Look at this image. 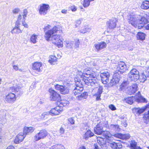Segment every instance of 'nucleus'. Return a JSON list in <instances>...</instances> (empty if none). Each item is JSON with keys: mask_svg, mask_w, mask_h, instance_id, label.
Masks as SVG:
<instances>
[{"mask_svg": "<svg viewBox=\"0 0 149 149\" xmlns=\"http://www.w3.org/2000/svg\"><path fill=\"white\" fill-rule=\"evenodd\" d=\"M50 26V25H48L44 28V31L45 32V39L48 41L51 38L53 42L58 46V47H62L63 42L61 40L60 36L55 34L58 31L60 32L59 29L57 26H54L51 29L48 30Z\"/></svg>", "mask_w": 149, "mask_h": 149, "instance_id": "1", "label": "nucleus"}, {"mask_svg": "<svg viewBox=\"0 0 149 149\" xmlns=\"http://www.w3.org/2000/svg\"><path fill=\"white\" fill-rule=\"evenodd\" d=\"M79 75H77V78H81L85 84L88 86H91L94 88H97L99 85V80L96 77L95 73H92L90 70H87L84 73L79 72Z\"/></svg>", "mask_w": 149, "mask_h": 149, "instance_id": "2", "label": "nucleus"}, {"mask_svg": "<svg viewBox=\"0 0 149 149\" xmlns=\"http://www.w3.org/2000/svg\"><path fill=\"white\" fill-rule=\"evenodd\" d=\"M127 19L129 23L131 24L135 27H138L139 29H141L143 27L144 24L148 22L145 18L137 16L131 12L127 15Z\"/></svg>", "mask_w": 149, "mask_h": 149, "instance_id": "3", "label": "nucleus"}, {"mask_svg": "<svg viewBox=\"0 0 149 149\" xmlns=\"http://www.w3.org/2000/svg\"><path fill=\"white\" fill-rule=\"evenodd\" d=\"M10 90L14 93H10L7 95L5 98V100L7 102L12 104L16 100V96L19 97L23 93L21 88L18 85L13 86L10 88Z\"/></svg>", "mask_w": 149, "mask_h": 149, "instance_id": "4", "label": "nucleus"}, {"mask_svg": "<svg viewBox=\"0 0 149 149\" xmlns=\"http://www.w3.org/2000/svg\"><path fill=\"white\" fill-rule=\"evenodd\" d=\"M74 80L75 85L74 86L72 93L76 96L81 93L83 91V87L81 80L79 77L75 78Z\"/></svg>", "mask_w": 149, "mask_h": 149, "instance_id": "5", "label": "nucleus"}, {"mask_svg": "<svg viewBox=\"0 0 149 149\" xmlns=\"http://www.w3.org/2000/svg\"><path fill=\"white\" fill-rule=\"evenodd\" d=\"M61 110L59 109V107H56L52 109L49 112H44L40 116V119L45 120L48 118L49 115L52 116L58 115L59 114Z\"/></svg>", "mask_w": 149, "mask_h": 149, "instance_id": "6", "label": "nucleus"}, {"mask_svg": "<svg viewBox=\"0 0 149 149\" xmlns=\"http://www.w3.org/2000/svg\"><path fill=\"white\" fill-rule=\"evenodd\" d=\"M55 88L62 94H68L69 92L70 87L68 84H64L62 85L57 84L55 86Z\"/></svg>", "mask_w": 149, "mask_h": 149, "instance_id": "7", "label": "nucleus"}, {"mask_svg": "<svg viewBox=\"0 0 149 149\" xmlns=\"http://www.w3.org/2000/svg\"><path fill=\"white\" fill-rule=\"evenodd\" d=\"M106 144H107V147L109 146L113 149H120L122 147L121 143L115 142L112 138H109L107 140Z\"/></svg>", "mask_w": 149, "mask_h": 149, "instance_id": "8", "label": "nucleus"}, {"mask_svg": "<svg viewBox=\"0 0 149 149\" xmlns=\"http://www.w3.org/2000/svg\"><path fill=\"white\" fill-rule=\"evenodd\" d=\"M39 6V13L40 15L42 16H45L47 14L50 8L49 4L45 3L41 4Z\"/></svg>", "mask_w": 149, "mask_h": 149, "instance_id": "9", "label": "nucleus"}, {"mask_svg": "<svg viewBox=\"0 0 149 149\" xmlns=\"http://www.w3.org/2000/svg\"><path fill=\"white\" fill-rule=\"evenodd\" d=\"M126 66L125 63L123 61H121L118 63L116 71L120 74H123L126 70Z\"/></svg>", "mask_w": 149, "mask_h": 149, "instance_id": "10", "label": "nucleus"}, {"mask_svg": "<svg viewBox=\"0 0 149 149\" xmlns=\"http://www.w3.org/2000/svg\"><path fill=\"white\" fill-rule=\"evenodd\" d=\"M47 135V132L45 130H41L34 136V140L35 141H37L44 138Z\"/></svg>", "mask_w": 149, "mask_h": 149, "instance_id": "11", "label": "nucleus"}, {"mask_svg": "<svg viewBox=\"0 0 149 149\" xmlns=\"http://www.w3.org/2000/svg\"><path fill=\"white\" fill-rule=\"evenodd\" d=\"M50 93V98L52 100L58 101L60 99L61 97L59 94L52 89L49 90Z\"/></svg>", "mask_w": 149, "mask_h": 149, "instance_id": "12", "label": "nucleus"}, {"mask_svg": "<svg viewBox=\"0 0 149 149\" xmlns=\"http://www.w3.org/2000/svg\"><path fill=\"white\" fill-rule=\"evenodd\" d=\"M120 74H121L120 73L116 71V73L114 74L113 78L111 79L110 82L111 85L113 86L119 82L121 78Z\"/></svg>", "mask_w": 149, "mask_h": 149, "instance_id": "13", "label": "nucleus"}, {"mask_svg": "<svg viewBox=\"0 0 149 149\" xmlns=\"http://www.w3.org/2000/svg\"><path fill=\"white\" fill-rule=\"evenodd\" d=\"M103 124L101 123H100L96 125V127L94 128V131L95 134L98 135L102 134L104 132L103 127Z\"/></svg>", "mask_w": 149, "mask_h": 149, "instance_id": "14", "label": "nucleus"}, {"mask_svg": "<svg viewBox=\"0 0 149 149\" xmlns=\"http://www.w3.org/2000/svg\"><path fill=\"white\" fill-rule=\"evenodd\" d=\"M100 77L102 83L104 84H107L109 81V73L107 72H104L100 74Z\"/></svg>", "mask_w": 149, "mask_h": 149, "instance_id": "15", "label": "nucleus"}, {"mask_svg": "<svg viewBox=\"0 0 149 149\" xmlns=\"http://www.w3.org/2000/svg\"><path fill=\"white\" fill-rule=\"evenodd\" d=\"M106 43L104 42H101L94 44V46L97 52H99L106 47Z\"/></svg>", "mask_w": 149, "mask_h": 149, "instance_id": "16", "label": "nucleus"}, {"mask_svg": "<svg viewBox=\"0 0 149 149\" xmlns=\"http://www.w3.org/2000/svg\"><path fill=\"white\" fill-rule=\"evenodd\" d=\"M57 104L58 105V106L57 107H59V109L61 110L60 111L61 112L62 111V109L60 108V107H66L69 104V102L66 100H61L60 101H58Z\"/></svg>", "mask_w": 149, "mask_h": 149, "instance_id": "17", "label": "nucleus"}, {"mask_svg": "<svg viewBox=\"0 0 149 149\" xmlns=\"http://www.w3.org/2000/svg\"><path fill=\"white\" fill-rule=\"evenodd\" d=\"M103 87L102 86H100L99 87V88L97 92L94 95V96L96 97V100L97 101L100 100L101 99L100 97L101 94L103 92Z\"/></svg>", "mask_w": 149, "mask_h": 149, "instance_id": "18", "label": "nucleus"}, {"mask_svg": "<svg viewBox=\"0 0 149 149\" xmlns=\"http://www.w3.org/2000/svg\"><path fill=\"white\" fill-rule=\"evenodd\" d=\"M42 64L40 63H35L33 65V69L37 72H40L42 71Z\"/></svg>", "mask_w": 149, "mask_h": 149, "instance_id": "19", "label": "nucleus"}, {"mask_svg": "<svg viewBox=\"0 0 149 149\" xmlns=\"http://www.w3.org/2000/svg\"><path fill=\"white\" fill-rule=\"evenodd\" d=\"M117 20L116 19H113L107 22V24L109 25V27L110 29L115 28L116 26Z\"/></svg>", "mask_w": 149, "mask_h": 149, "instance_id": "20", "label": "nucleus"}, {"mask_svg": "<svg viewBox=\"0 0 149 149\" xmlns=\"http://www.w3.org/2000/svg\"><path fill=\"white\" fill-rule=\"evenodd\" d=\"M114 136L117 138L122 139H128L130 136L129 134H122L121 133L116 134Z\"/></svg>", "mask_w": 149, "mask_h": 149, "instance_id": "21", "label": "nucleus"}, {"mask_svg": "<svg viewBox=\"0 0 149 149\" xmlns=\"http://www.w3.org/2000/svg\"><path fill=\"white\" fill-rule=\"evenodd\" d=\"M97 141L98 144L102 147H107V144H106L107 140L104 141L103 138L98 137L97 138Z\"/></svg>", "mask_w": 149, "mask_h": 149, "instance_id": "22", "label": "nucleus"}, {"mask_svg": "<svg viewBox=\"0 0 149 149\" xmlns=\"http://www.w3.org/2000/svg\"><path fill=\"white\" fill-rule=\"evenodd\" d=\"M145 109L143 107L141 108H134L132 109V112L134 113L139 115L145 111Z\"/></svg>", "mask_w": 149, "mask_h": 149, "instance_id": "23", "label": "nucleus"}, {"mask_svg": "<svg viewBox=\"0 0 149 149\" xmlns=\"http://www.w3.org/2000/svg\"><path fill=\"white\" fill-rule=\"evenodd\" d=\"M139 78V73L136 74L134 75H132L131 76H128L127 79L130 81H134L135 82Z\"/></svg>", "mask_w": 149, "mask_h": 149, "instance_id": "24", "label": "nucleus"}, {"mask_svg": "<svg viewBox=\"0 0 149 149\" xmlns=\"http://www.w3.org/2000/svg\"><path fill=\"white\" fill-rule=\"evenodd\" d=\"M94 135L93 133L89 130H88L84 136V138L86 140H87L89 137L93 136Z\"/></svg>", "mask_w": 149, "mask_h": 149, "instance_id": "25", "label": "nucleus"}, {"mask_svg": "<svg viewBox=\"0 0 149 149\" xmlns=\"http://www.w3.org/2000/svg\"><path fill=\"white\" fill-rule=\"evenodd\" d=\"M75 96L78 100H80L82 99H86L88 96V94L86 92H84Z\"/></svg>", "mask_w": 149, "mask_h": 149, "instance_id": "26", "label": "nucleus"}, {"mask_svg": "<svg viewBox=\"0 0 149 149\" xmlns=\"http://www.w3.org/2000/svg\"><path fill=\"white\" fill-rule=\"evenodd\" d=\"M34 130V128L32 127H25L24 128L23 133L26 135L29 133L32 132Z\"/></svg>", "mask_w": 149, "mask_h": 149, "instance_id": "27", "label": "nucleus"}, {"mask_svg": "<svg viewBox=\"0 0 149 149\" xmlns=\"http://www.w3.org/2000/svg\"><path fill=\"white\" fill-rule=\"evenodd\" d=\"M129 81H123L120 86V90L123 91L127 87Z\"/></svg>", "mask_w": 149, "mask_h": 149, "instance_id": "28", "label": "nucleus"}, {"mask_svg": "<svg viewBox=\"0 0 149 149\" xmlns=\"http://www.w3.org/2000/svg\"><path fill=\"white\" fill-rule=\"evenodd\" d=\"M11 33L12 34H18L21 33V30L19 28V25H17L15 24V26L12 30Z\"/></svg>", "mask_w": 149, "mask_h": 149, "instance_id": "29", "label": "nucleus"}, {"mask_svg": "<svg viewBox=\"0 0 149 149\" xmlns=\"http://www.w3.org/2000/svg\"><path fill=\"white\" fill-rule=\"evenodd\" d=\"M109 129L115 132L118 131L119 130V126L117 125H111L109 126Z\"/></svg>", "mask_w": 149, "mask_h": 149, "instance_id": "30", "label": "nucleus"}, {"mask_svg": "<svg viewBox=\"0 0 149 149\" xmlns=\"http://www.w3.org/2000/svg\"><path fill=\"white\" fill-rule=\"evenodd\" d=\"M145 34L143 33L139 32L138 33L136 37L138 40H143L145 39Z\"/></svg>", "mask_w": 149, "mask_h": 149, "instance_id": "31", "label": "nucleus"}, {"mask_svg": "<svg viewBox=\"0 0 149 149\" xmlns=\"http://www.w3.org/2000/svg\"><path fill=\"white\" fill-rule=\"evenodd\" d=\"M142 9H147L149 8V1H144L141 6Z\"/></svg>", "mask_w": 149, "mask_h": 149, "instance_id": "32", "label": "nucleus"}, {"mask_svg": "<svg viewBox=\"0 0 149 149\" xmlns=\"http://www.w3.org/2000/svg\"><path fill=\"white\" fill-rule=\"evenodd\" d=\"M91 28L88 27H84L82 28L81 29L79 30L78 32H79L80 33H85L87 32L90 31Z\"/></svg>", "mask_w": 149, "mask_h": 149, "instance_id": "33", "label": "nucleus"}, {"mask_svg": "<svg viewBox=\"0 0 149 149\" xmlns=\"http://www.w3.org/2000/svg\"><path fill=\"white\" fill-rule=\"evenodd\" d=\"M25 19H26L24 18L21 15H19L17 20L16 22V25H19L21 24V22L22 23V22H25Z\"/></svg>", "mask_w": 149, "mask_h": 149, "instance_id": "34", "label": "nucleus"}, {"mask_svg": "<svg viewBox=\"0 0 149 149\" xmlns=\"http://www.w3.org/2000/svg\"><path fill=\"white\" fill-rule=\"evenodd\" d=\"M137 88V85L135 83L132 85L130 87L131 93L133 94L135 93L138 90Z\"/></svg>", "mask_w": 149, "mask_h": 149, "instance_id": "35", "label": "nucleus"}, {"mask_svg": "<svg viewBox=\"0 0 149 149\" xmlns=\"http://www.w3.org/2000/svg\"><path fill=\"white\" fill-rule=\"evenodd\" d=\"M147 78H148L147 74L146 73L144 74V73H142L140 77H139V79L141 82H144L146 80Z\"/></svg>", "mask_w": 149, "mask_h": 149, "instance_id": "36", "label": "nucleus"}, {"mask_svg": "<svg viewBox=\"0 0 149 149\" xmlns=\"http://www.w3.org/2000/svg\"><path fill=\"white\" fill-rule=\"evenodd\" d=\"M57 61V58L56 57L54 56H50V58L49 60V62L51 64L54 65Z\"/></svg>", "mask_w": 149, "mask_h": 149, "instance_id": "37", "label": "nucleus"}, {"mask_svg": "<svg viewBox=\"0 0 149 149\" xmlns=\"http://www.w3.org/2000/svg\"><path fill=\"white\" fill-rule=\"evenodd\" d=\"M95 0H84L83 6L84 8H87L90 5V2L94 1Z\"/></svg>", "mask_w": 149, "mask_h": 149, "instance_id": "38", "label": "nucleus"}, {"mask_svg": "<svg viewBox=\"0 0 149 149\" xmlns=\"http://www.w3.org/2000/svg\"><path fill=\"white\" fill-rule=\"evenodd\" d=\"M135 99V98L133 97H130L127 98H125V100L126 102L130 104H132L133 102V100Z\"/></svg>", "mask_w": 149, "mask_h": 149, "instance_id": "39", "label": "nucleus"}, {"mask_svg": "<svg viewBox=\"0 0 149 149\" xmlns=\"http://www.w3.org/2000/svg\"><path fill=\"white\" fill-rule=\"evenodd\" d=\"M139 73V72L136 69L133 68L131 70L128 74V76H131L135 75L136 74Z\"/></svg>", "mask_w": 149, "mask_h": 149, "instance_id": "40", "label": "nucleus"}, {"mask_svg": "<svg viewBox=\"0 0 149 149\" xmlns=\"http://www.w3.org/2000/svg\"><path fill=\"white\" fill-rule=\"evenodd\" d=\"M51 149H64V147L62 145L56 144L52 146Z\"/></svg>", "mask_w": 149, "mask_h": 149, "instance_id": "41", "label": "nucleus"}, {"mask_svg": "<svg viewBox=\"0 0 149 149\" xmlns=\"http://www.w3.org/2000/svg\"><path fill=\"white\" fill-rule=\"evenodd\" d=\"M137 143L134 140H131L130 142V147L131 148L134 149L137 147Z\"/></svg>", "mask_w": 149, "mask_h": 149, "instance_id": "42", "label": "nucleus"}, {"mask_svg": "<svg viewBox=\"0 0 149 149\" xmlns=\"http://www.w3.org/2000/svg\"><path fill=\"white\" fill-rule=\"evenodd\" d=\"M37 35L34 34L32 35L30 38L31 42L34 44L36 43L37 42Z\"/></svg>", "mask_w": 149, "mask_h": 149, "instance_id": "43", "label": "nucleus"}, {"mask_svg": "<svg viewBox=\"0 0 149 149\" xmlns=\"http://www.w3.org/2000/svg\"><path fill=\"white\" fill-rule=\"evenodd\" d=\"M106 138V140L108 139L109 138H111L110 136L111 134L108 131H104L103 132L102 134Z\"/></svg>", "mask_w": 149, "mask_h": 149, "instance_id": "44", "label": "nucleus"}, {"mask_svg": "<svg viewBox=\"0 0 149 149\" xmlns=\"http://www.w3.org/2000/svg\"><path fill=\"white\" fill-rule=\"evenodd\" d=\"M136 101L138 102H147V100L144 97L141 96L140 98H137Z\"/></svg>", "mask_w": 149, "mask_h": 149, "instance_id": "45", "label": "nucleus"}, {"mask_svg": "<svg viewBox=\"0 0 149 149\" xmlns=\"http://www.w3.org/2000/svg\"><path fill=\"white\" fill-rule=\"evenodd\" d=\"M17 136L20 139V141H22L24 138L25 137V134L23 133H21L17 135Z\"/></svg>", "mask_w": 149, "mask_h": 149, "instance_id": "46", "label": "nucleus"}, {"mask_svg": "<svg viewBox=\"0 0 149 149\" xmlns=\"http://www.w3.org/2000/svg\"><path fill=\"white\" fill-rule=\"evenodd\" d=\"M143 118L144 119L146 120L147 122H149V111H148V113H145L144 114Z\"/></svg>", "mask_w": 149, "mask_h": 149, "instance_id": "47", "label": "nucleus"}, {"mask_svg": "<svg viewBox=\"0 0 149 149\" xmlns=\"http://www.w3.org/2000/svg\"><path fill=\"white\" fill-rule=\"evenodd\" d=\"M80 44V42L79 41V40L76 39L75 42L74 47L75 48H78L79 46V45Z\"/></svg>", "mask_w": 149, "mask_h": 149, "instance_id": "48", "label": "nucleus"}, {"mask_svg": "<svg viewBox=\"0 0 149 149\" xmlns=\"http://www.w3.org/2000/svg\"><path fill=\"white\" fill-rule=\"evenodd\" d=\"M68 121L72 125H73L74 124L75 121L73 117H71L69 118L68 119Z\"/></svg>", "mask_w": 149, "mask_h": 149, "instance_id": "49", "label": "nucleus"}, {"mask_svg": "<svg viewBox=\"0 0 149 149\" xmlns=\"http://www.w3.org/2000/svg\"><path fill=\"white\" fill-rule=\"evenodd\" d=\"M27 13V12L26 10H24L23 12L22 17L24 19H26Z\"/></svg>", "mask_w": 149, "mask_h": 149, "instance_id": "50", "label": "nucleus"}, {"mask_svg": "<svg viewBox=\"0 0 149 149\" xmlns=\"http://www.w3.org/2000/svg\"><path fill=\"white\" fill-rule=\"evenodd\" d=\"M20 10L19 8H15L13 10V13L15 14H17L19 11Z\"/></svg>", "mask_w": 149, "mask_h": 149, "instance_id": "51", "label": "nucleus"}, {"mask_svg": "<svg viewBox=\"0 0 149 149\" xmlns=\"http://www.w3.org/2000/svg\"><path fill=\"white\" fill-rule=\"evenodd\" d=\"M18 137L17 136L16 137L15 139L14 140V142L15 143H20L21 141H20V139L18 138Z\"/></svg>", "mask_w": 149, "mask_h": 149, "instance_id": "52", "label": "nucleus"}, {"mask_svg": "<svg viewBox=\"0 0 149 149\" xmlns=\"http://www.w3.org/2000/svg\"><path fill=\"white\" fill-rule=\"evenodd\" d=\"M18 137L17 136L16 137L15 139L14 140V142L15 143H20L21 141H20V139L18 138Z\"/></svg>", "mask_w": 149, "mask_h": 149, "instance_id": "53", "label": "nucleus"}, {"mask_svg": "<svg viewBox=\"0 0 149 149\" xmlns=\"http://www.w3.org/2000/svg\"><path fill=\"white\" fill-rule=\"evenodd\" d=\"M18 137L17 136L16 137L15 139L14 140V142L15 143H20L21 141H20V139L18 138Z\"/></svg>", "mask_w": 149, "mask_h": 149, "instance_id": "54", "label": "nucleus"}, {"mask_svg": "<svg viewBox=\"0 0 149 149\" xmlns=\"http://www.w3.org/2000/svg\"><path fill=\"white\" fill-rule=\"evenodd\" d=\"M141 96V95L140 93V92L139 91L138 92V93L136 94V96L134 97L135 98V99H136V100L137 98H140Z\"/></svg>", "mask_w": 149, "mask_h": 149, "instance_id": "55", "label": "nucleus"}, {"mask_svg": "<svg viewBox=\"0 0 149 149\" xmlns=\"http://www.w3.org/2000/svg\"><path fill=\"white\" fill-rule=\"evenodd\" d=\"M109 108L112 110L114 111L116 109L115 106L113 104H111L109 106Z\"/></svg>", "mask_w": 149, "mask_h": 149, "instance_id": "56", "label": "nucleus"}, {"mask_svg": "<svg viewBox=\"0 0 149 149\" xmlns=\"http://www.w3.org/2000/svg\"><path fill=\"white\" fill-rule=\"evenodd\" d=\"M39 146L40 149H45V145L42 143H40Z\"/></svg>", "mask_w": 149, "mask_h": 149, "instance_id": "57", "label": "nucleus"}, {"mask_svg": "<svg viewBox=\"0 0 149 149\" xmlns=\"http://www.w3.org/2000/svg\"><path fill=\"white\" fill-rule=\"evenodd\" d=\"M76 25L77 26L80 24L81 23V21L80 19L77 20L76 22Z\"/></svg>", "mask_w": 149, "mask_h": 149, "instance_id": "58", "label": "nucleus"}, {"mask_svg": "<svg viewBox=\"0 0 149 149\" xmlns=\"http://www.w3.org/2000/svg\"><path fill=\"white\" fill-rule=\"evenodd\" d=\"M65 130L62 127H61L60 129V132L61 134H63Z\"/></svg>", "mask_w": 149, "mask_h": 149, "instance_id": "59", "label": "nucleus"}, {"mask_svg": "<svg viewBox=\"0 0 149 149\" xmlns=\"http://www.w3.org/2000/svg\"><path fill=\"white\" fill-rule=\"evenodd\" d=\"M23 25L25 27L28 28V24H26L25 22H22V23Z\"/></svg>", "mask_w": 149, "mask_h": 149, "instance_id": "60", "label": "nucleus"}, {"mask_svg": "<svg viewBox=\"0 0 149 149\" xmlns=\"http://www.w3.org/2000/svg\"><path fill=\"white\" fill-rule=\"evenodd\" d=\"M145 73L147 74L148 78L149 77V68L146 71Z\"/></svg>", "mask_w": 149, "mask_h": 149, "instance_id": "61", "label": "nucleus"}, {"mask_svg": "<svg viewBox=\"0 0 149 149\" xmlns=\"http://www.w3.org/2000/svg\"><path fill=\"white\" fill-rule=\"evenodd\" d=\"M61 12L62 13L65 14L67 12V10L65 9H63L61 10Z\"/></svg>", "mask_w": 149, "mask_h": 149, "instance_id": "62", "label": "nucleus"}, {"mask_svg": "<svg viewBox=\"0 0 149 149\" xmlns=\"http://www.w3.org/2000/svg\"><path fill=\"white\" fill-rule=\"evenodd\" d=\"M13 68L14 70L17 71L18 70V67L17 66L14 65L13 66Z\"/></svg>", "mask_w": 149, "mask_h": 149, "instance_id": "63", "label": "nucleus"}, {"mask_svg": "<svg viewBox=\"0 0 149 149\" xmlns=\"http://www.w3.org/2000/svg\"><path fill=\"white\" fill-rule=\"evenodd\" d=\"M14 147L11 146H9L6 149H14Z\"/></svg>", "mask_w": 149, "mask_h": 149, "instance_id": "64", "label": "nucleus"}]
</instances>
